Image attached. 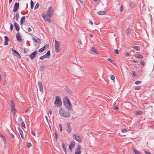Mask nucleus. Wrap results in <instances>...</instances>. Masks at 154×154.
I'll list each match as a JSON object with an SVG mask.
<instances>
[{
  "mask_svg": "<svg viewBox=\"0 0 154 154\" xmlns=\"http://www.w3.org/2000/svg\"><path fill=\"white\" fill-rule=\"evenodd\" d=\"M63 103L66 109L70 110L72 109L71 103L69 99L67 97H66L64 98Z\"/></svg>",
  "mask_w": 154,
  "mask_h": 154,
  "instance_id": "nucleus-1",
  "label": "nucleus"
},
{
  "mask_svg": "<svg viewBox=\"0 0 154 154\" xmlns=\"http://www.w3.org/2000/svg\"><path fill=\"white\" fill-rule=\"evenodd\" d=\"M59 113L61 116L65 118H68L70 116V114L69 111H65L62 109H60Z\"/></svg>",
  "mask_w": 154,
  "mask_h": 154,
  "instance_id": "nucleus-2",
  "label": "nucleus"
},
{
  "mask_svg": "<svg viewBox=\"0 0 154 154\" xmlns=\"http://www.w3.org/2000/svg\"><path fill=\"white\" fill-rule=\"evenodd\" d=\"M60 42L55 40V51L57 53H58L60 52L59 48L60 47Z\"/></svg>",
  "mask_w": 154,
  "mask_h": 154,
  "instance_id": "nucleus-3",
  "label": "nucleus"
},
{
  "mask_svg": "<svg viewBox=\"0 0 154 154\" xmlns=\"http://www.w3.org/2000/svg\"><path fill=\"white\" fill-rule=\"evenodd\" d=\"M54 104L57 106V105H60L62 104V102L59 96H57L55 97V100L54 101Z\"/></svg>",
  "mask_w": 154,
  "mask_h": 154,
  "instance_id": "nucleus-4",
  "label": "nucleus"
},
{
  "mask_svg": "<svg viewBox=\"0 0 154 154\" xmlns=\"http://www.w3.org/2000/svg\"><path fill=\"white\" fill-rule=\"evenodd\" d=\"M73 138L78 142L80 143L82 141V138L79 136L76 135V134H74L72 136Z\"/></svg>",
  "mask_w": 154,
  "mask_h": 154,
  "instance_id": "nucleus-5",
  "label": "nucleus"
},
{
  "mask_svg": "<svg viewBox=\"0 0 154 154\" xmlns=\"http://www.w3.org/2000/svg\"><path fill=\"white\" fill-rule=\"evenodd\" d=\"M52 6H50L48 8L47 11L46 15H47L48 17H50L52 15Z\"/></svg>",
  "mask_w": 154,
  "mask_h": 154,
  "instance_id": "nucleus-6",
  "label": "nucleus"
},
{
  "mask_svg": "<svg viewBox=\"0 0 154 154\" xmlns=\"http://www.w3.org/2000/svg\"><path fill=\"white\" fill-rule=\"evenodd\" d=\"M38 54V52L37 51H34L32 53L29 55L30 58L31 59L33 60L35 58Z\"/></svg>",
  "mask_w": 154,
  "mask_h": 154,
  "instance_id": "nucleus-7",
  "label": "nucleus"
},
{
  "mask_svg": "<svg viewBox=\"0 0 154 154\" xmlns=\"http://www.w3.org/2000/svg\"><path fill=\"white\" fill-rule=\"evenodd\" d=\"M66 128L67 129V131L69 133H70L71 131V129L70 123L69 122L66 123Z\"/></svg>",
  "mask_w": 154,
  "mask_h": 154,
  "instance_id": "nucleus-8",
  "label": "nucleus"
},
{
  "mask_svg": "<svg viewBox=\"0 0 154 154\" xmlns=\"http://www.w3.org/2000/svg\"><path fill=\"white\" fill-rule=\"evenodd\" d=\"M38 85L39 86L40 91L41 92H43V89L42 82L40 81H39L38 82Z\"/></svg>",
  "mask_w": 154,
  "mask_h": 154,
  "instance_id": "nucleus-9",
  "label": "nucleus"
},
{
  "mask_svg": "<svg viewBox=\"0 0 154 154\" xmlns=\"http://www.w3.org/2000/svg\"><path fill=\"white\" fill-rule=\"evenodd\" d=\"M19 7V4L18 3H16L15 4L14 6V9L13 11L14 12H16L18 9Z\"/></svg>",
  "mask_w": 154,
  "mask_h": 154,
  "instance_id": "nucleus-10",
  "label": "nucleus"
},
{
  "mask_svg": "<svg viewBox=\"0 0 154 154\" xmlns=\"http://www.w3.org/2000/svg\"><path fill=\"white\" fill-rule=\"evenodd\" d=\"M48 16L46 14L42 16V17L45 21L50 22L51 19L48 18Z\"/></svg>",
  "mask_w": 154,
  "mask_h": 154,
  "instance_id": "nucleus-11",
  "label": "nucleus"
},
{
  "mask_svg": "<svg viewBox=\"0 0 154 154\" xmlns=\"http://www.w3.org/2000/svg\"><path fill=\"white\" fill-rule=\"evenodd\" d=\"M12 51L14 54L19 59H20L21 58V57L19 53L17 51L13 49H12Z\"/></svg>",
  "mask_w": 154,
  "mask_h": 154,
  "instance_id": "nucleus-12",
  "label": "nucleus"
},
{
  "mask_svg": "<svg viewBox=\"0 0 154 154\" xmlns=\"http://www.w3.org/2000/svg\"><path fill=\"white\" fill-rule=\"evenodd\" d=\"M81 148L80 145H78L77 146V148L76 149L75 152L76 154H80L81 152L80 150V149Z\"/></svg>",
  "mask_w": 154,
  "mask_h": 154,
  "instance_id": "nucleus-13",
  "label": "nucleus"
},
{
  "mask_svg": "<svg viewBox=\"0 0 154 154\" xmlns=\"http://www.w3.org/2000/svg\"><path fill=\"white\" fill-rule=\"evenodd\" d=\"M18 129L20 134L21 137L22 139H24V137L23 135V131L19 127H18Z\"/></svg>",
  "mask_w": 154,
  "mask_h": 154,
  "instance_id": "nucleus-14",
  "label": "nucleus"
},
{
  "mask_svg": "<svg viewBox=\"0 0 154 154\" xmlns=\"http://www.w3.org/2000/svg\"><path fill=\"white\" fill-rule=\"evenodd\" d=\"M14 26L16 30L17 31H19L20 30V27L19 24L15 22L14 23Z\"/></svg>",
  "mask_w": 154,
  "mask_h": 154,
  "instance_id": "nucleus-15",
  "label": "nucleus"
},
{
  "mask_svg": "<svg viewBox=\"0 0 154 154\" xmlns=\"http://www.w3.org/2000/svg\"><path fill=\"white\" fill-rule=\"evenodd\" d=\"M75 146V143L74 142H71V144L69 145V149L70 150H72V149Z\"/></svg>",
  "mask_w": 154,
  "mask_h": 154,
  "instance_id": "nucleus-16",
  "label": "nucleus"
},
{
  "mask_svg": "<svg viewBox=\"0 0 154 154\" xmlns=\"http://www.w3.org/2000/svg\"><path fill=\"white\" fill-rule=\"evenodd\" d=\"M51 55L50 51H47V53L46 54L44 55V56L45 58H49L50 57Z\"/></svg>",
  "mask_w": 154,
  "mask_h": 154,
  "instance_id": "nucleus-17",
  "label": "nucleus"
},
{
  "mask_svg": "<svg viewBox=\"0 0 154 154\" xmlns=\"http://www.w3.org/2000/svg\"><path fill=\"white\" fill-rule=\"evenodd\" d=\"M11 112L14 116H15L17 110L15 107L11 108Z\"/></svg>",
  "mask_w": 154,
  "mask_h": 154,
  "instance_id": "nucleus-18",
  "label": "nucleus"
},
{
  "mask_svg": "<svg viewBox=\"0 0 154 154\" xmlns=\"http://www.w3.org/2000/svg\"><path fill=\"white\" fill-rule=\"evenodd\" d=\"M78 43L80 44L81 45H85L86 42V40L84 42L81 41L80 39L78 41Z\"/></svg>",
  "mask_w": 154,
  "mask_h": 154,
  "instance_id": "nucleus-19",
  "label": "nucleus"
},
{
  "mask_svg": "<svg viewBox=\"0 0 154 154\" xmlns=\"http://www.w3.org/2000/svg\"><path fill=\"white\" fill-rule=\"evenodd\" d=\"M62 147L64 151L65 152V154H67L66 149V146L64 143H63L62 144Z\"/></svg>",
  "mask_w": 154,
  "mask_h": 154,
  "instance_id": "nucleus-20",
  "label": "nucleus"
},
{
  "mask_svg": "<svg viewBox=\"0 0 154 154\" xmlns=\"http://www.w3.org/2000/svg\"><path fill=\"white\" fill-rule=\"evenodd\" d=\"M33 42H35V43L34 44L35 46H36L37 42L40 43V39H33Z\"/></svg>",
  "mask_w": 154,
  "mask_h": 154,
  "instance_id": "nucleus-21",
  "label": "nucleus"
},
{
  "mask_svg": "<svg viewBox=\"0 0 154 154\" xmlns=\"http://www.w3.org/2000/svg\"><path fill=\"white\" fill-rule=\"evenodd\" d=\"M91 51L92 52H94L96 54H97L98 52L96 51V49L94 47H91Z\"/></svg>",
  "mask_w": 154,
  "mask_h": 154,
  "instance_id": "nucleus-22",
  "label": "nucleus"
},
{
  "mask_svg": "<svg viewBox=\"0 0 154 154\" xmlns=\"http://www.w3.org/2000/svg\"><path fill=\"white\" fill-rule=\"evenodd\" d=\"M135 57L138 59H142L143 57V56L141 54H137L136 56H135Z\"/></svg>",
  "mask_w": 154,
  "mask_h": 154,
  "instance_id": "nucleus-23",
  "label": "nucleus"
},
{
  "mask_svg": "<svg viewBox=\"0 0 154 154\" xmlns=\"http://www.w3.org/2000/svg\"><path fill=\"white\" fill-rule=\"evenodd\" d=\"M131 31V29H130V28H128L126 29V33L127 35H128L130 34Z\"/></svg>",
  "mask_w": 154,
  "mask_h": 154,
  "instance_id": "nucleus-24",
  "label": "nucleus"
},
{
  "mask_svg": "<svg viewBox=\"0 0 154 154\" xmlns=\"http://www.w3.org/2000/svg\"><path fill=\"white\" fill-rule=\"evenodd\" d=\"M143 112L142 111L138 110L136 112L135 114L136 115H140L142 114Z\"/></svg>",
  "mask_w": 154,
  "mask_h": 154,
  "instance_id": "nucleus-25",
  "label": "nucleus"
},
{
  "mask_svg": "<svg viewBox=\"0 0 154 154\" xmlns=\"http://www.w3.org/2000/svg\"><path fill=\"white\" fill-rule=\"evenodd\" d=\"M19 16V14L18 13H17L16 15L14 16V18H15L16 21L18 20Z\"/></svg>",
  "mask_w": 154,
  "mask_h": 154,
  "instance_id": "nucleus-26",
  "label": "nucleus"
},
{
  "mask_svg": "<svg viewBox=\"0 0 154 154\" xmlns=\"http://www.w3.org/2000/svg\"><path fill=\"white\" fill-rule=\"evenodd\" d=\"M11 107H15V103L14 101L11 100Z\"/></svg>",
  "mask_w": 154,
  "mask_h": 154,
  "instance_id": "nucleus-27",
  "label": "nucleus"
},
{
  "mask_svg": "<svg viewBox=\"0 0 154 154\" xmlns=\"http://www.w3.org/2000/svg\"><path fill=\"white\" fill-rule=\"evenodd\" d=\"M97 13L100 15H102L105 14V12L104 11H100L97 12Z\"/></svg>",
  "mask_w": 154,
  "mask_h": 154,
  "instance_id": "nucleus-28",
  "label": "nucleus"
},
{
  "mask_svg": "<svg viewBox=\"0 0 154 154\" xmlns=\"http://www.w3.org/2000/svg\"><path fill=\"white\" fill-rule=\"evenodd\" d=\"M25 17L23 16L21 19L20 20V24H22L23 22L25 21Z\"/></svg>",
  "mask_w": 154,
  "mask_h": 154,
  "instance_id": "nucleus-29",
  "label": "nucleus"
},
{
  "mask_svg": "<svg viewBox=\"0 0 154 154\" xmlns=\"http://www.w3.org/2000/svg\"><path fill=\"white\" fill-rule=\"evenodd\" d=\"M133 48L136 50L137 51H140V48L138 46H135L133 47Z\"/></svg>",
  "mask_w": 154,
  "mask_h": 154,
  "instance_id": "nucleus-30",
  "label": "nucleus"
},
{
  "mask_svg": "<svg viewBox=\"0 0 154 154\" xmlns=\"http://www.w3.org/2000/svg\"><path fill=\"white\" fill-rule=\"evenodd\" d=\"M133 150L135 154H142L140 152L134 149H133Z\"/></svg>",
  "mask_w": 154,
  "mask_h": 154,
  "instance_id": "nucleus-31",
  "label": "nucleus"
},
{
  "mask_svg": "<svg viewBox=\"0 0 154 154\" xmlns=\"http://www.w3.org/2000/svg\"><path fill=\"white\" fill-rule=\"evenodd\" d=\"M45 50L44 48H42L38 50V52L39 53H42Z\"/></svg>",
  "mask_w": 154,
  "mask_h": 154,
  "instance_id": "nucleus-32",
  "label": "nucleus"
},
{
  "mask_svg": "<svg viewBox=\"0 0 154 154\" xmlns=\"http://www.w3.org/2000/svg\"><path fill=\"white\" fill-rule=\"evenodd\" d=\"M134 89L135 90H138L141 89V88L140 86H137L136 87H135L134 88Z\"/></svg>",
  "mask_w": 154,
  "mask_h": 154,
  "instance_id": "nucleus-33",
  "label": "nucleus"
},
{
  "mask_svg": "<svg viewBox=\"0 0 154 154\" xmlns=\"http://www.w3.org/2000/svg\"><path fill=\"white\" fill-rule=\"evenodd\" d=\"M9 41V39H5V42H4V45H6L8 44V41Z\"/></svg>",
  "mask_w": 154,
  "mask_h": 154,
  "instance_id": "nucleus-34",
  "label": "nucleus"
},
{
  "mask_svg": "<svg viewBox=\"0 0 154 154\" xmlns=\"http://www.w3.org/2000/svg\"><path fill=\"white\" fill-rule=\"evenodd\" d=\"M45 68V67L43 66H41L40 67V70L42 72L43 70Z\"/></svg>",
  "mask_w": 154,
  "mask_h": 154,
  "instance_id": "nucleus-35",
  "label": "nucleus"
},
{
  "mask_svg": "<svg viewBox=\"0 0 154 154\" xmlns=\"http://www.w3.org/2000/svg\"><path fill=\"white\" fill-rule=\"evenodd\" d=\"M30 5H31V9L33 8V6H34V3L32 1V0H31V1Z\"/></svg>",
  "mask_w": 154,
  "mask_h": 154,
  "instance_id": "nucleus-36",
  "label": "nucleus"
},
{
  "mask_svg": "<svg viewBox=\"0 0 154 154\" xmlns=\"http://www.w3.org/2000/svg\"><path fill=\"white\" fill-rule=\"evenodd\" d=\"M55 137L56 140L58 139V135L57 132H55Z\"/></svg>",
  "mask_w": 154,
  "mask_h": 154,
  "instance_id": "nucleus-37",
  "label": "nucleus"
},
{
  "mask_svg": "<svg viewBox=\"0 0 154 154\" xmlns=\"http://www.w3.org/2000/svg\"><path fill=\"white\" fill-rule=\"evenodd\" d=\"M142 83L141 81H136L135 82V84L136 85H138Z\"/></svg>",
  "mask_w": 154,
  "mask_h": 154,
  "instance_id": "nucleus-38",
  "label": "nucleus"
},
{
  "mask_svg": "<svg viewBox=\"0 0 154 154\" xmlns=\"http://www.w3.org/2000/svg\"><path fill=\"white\" fill-rule=\"evenodd\" d=\"M16 38H20L21 36H20V34L19 33H17L16 35Z\"/></svg>",
  "mask_w": 154,
  "mask_h": 154,
  "instance_id": "nucleus-39",
  "label": "nucleus"
},
{
  "mask_svg": "<svg viewBox=\"0 0 154 154\" xmlns=\"http://www.w3.org/2000/svg\"><path fill=\"white\" fill-rule=\"evenodd\" d=\"M132 76L133 77H135L136 75V73L134 71H132Z\"/></svg>",
  "mask_w": 154,
  "mask_h": 154,
  "instance_id": "nucleus-40",
  "label": "nucleus"
},
{
  "mask_svg": "<svg viewBox=\"0 0 154 154\" xmlns=\"http://www.w3.org/2000/svg\"><path fill=\"white\" fill-rule=\"evenodd\" d=\"M110 79L112 80H114L115 79V77L112 75H111L110 76Z\"/></svg>",
  "mask_w": 154,
  "mask_h": 154,
  "instance_id": "nucleus-41",
  "label": "nucleus"
},
{
  "mask_svg": "<svg viewBox=\"0 0 154 154\" xmlns=\"http://www.w3.org/2000/svg\"><path fill=\"white\" fill-rule=\"evenodd\" d=\"M32 146V144L30 143H27V147H30Z\"/></svg>",
  "mask_w": 154,
  "mask_h": 154,
  "instance_id": "nucleus-42",
  "label": "nucleus"
},
{
  "mask_svg": "<svg viewBox=\"0 0 154 154\" xmlns=\"http://www.w3.org/2000/svg\"><path fill=\"white\" fill-rule=\"evenodd\" d=\"M21 124L22 126L24 128H26L25 125V124L23 122V121H22L21 122Z\"/></svg>",
  "mask_w": 154,
  "mask_h": 154,
  "instance_id": "nucleus-43",
  "label": "nucleus"
},
{
  "mask_svg": "<svg viewBox=\"0 0 154 154\" xmlns=\"http://www.w3.org/2000/svg\"><path fill=\"white\" fill-rule=\"evenodd\" d=\"M49 45L48 44H46L42 48H44V49H45V50L47 48H48L49 47Z\"/></svg>",
  "mask_w": 154,
  "mask_h": 154,
  "instance_id": "nucleus-44",
  "label": "nucleus"
},
{
  "mask_svg": "<svg viewBox=\"0 0 154 154\" xmlns=\"http://www.w3.org/2000/svg\"><path fill=\"white\" fill-rule=\"evenodd\" d=\"M59 126L60 129V131L62 132V126L61 124H60L59 125Z\"/></svg>",
  "mask_w": 154,
  "mask_h": 154,
  "instance_id": "nucleus-45",
  "label": "nucleus"
},
{
  "mask_svg": "<svg viewBox=\"0 0 154 154\" xmlns=\"http://www.w3.org/2000/svg\"><path fill=\"white\" fill-rule=\"evenodd\" d=\"M122 132H126L128 131V130L126 129H123L121 130Z\"/></svg>",
  "mask_w": 154,
  "mask_h": 154,
  "instance_id": "nucleus-46",
  "label": "nucleus"
},
{
  "mask_svg": "<svg viewBox=\"0 0 154 154\" xmlns=\"http://www.w3.org/2000/svg\"><path fill=\"white\" fill-rule=\"evenodd\" d=\"M39 6V4L38 3H37L36 5H35V9H36L38 8V7Z\"/></svg>",
  "mask_w": 154,
  "mask_h": 154,
  "instance_id": "nucleus-47",
  "label": "nucleus"
},
{
  "mask_svg": "<svg viewBox=\"0 0 154 154\" xmlns=\"http://www.w3.org/2000/svg\"><path fill=\"white\" fill-rule=\"evenodd\" d=\"M9 134H10V136L12 137V138H14V136L13 134L12 133H9Z\"/></svg>",
  "mask_w": 154,
  "mask_h": 154,
  "instance_id": "nucleus-48",
  "label": "nucleus"
},
{
  "mask_svg": "<svg viewBox=\"0 0 154 154\" xmlns=\"http://www.w3.org/2000/svg\"><path fill=\"white\" fill-rule=\"evenodd\" d=\"M114 51L115 53L117 54H119V50L117 49H116Z\"/></svg>",
  "mask_w": 154,
  "mask_h": 154,
  "instance_id": "nucleus-49",
  "label": "nucleus"
},
{
  "mask_svg": "<svg viewBox=\"0 0 154 154\" xmlns=\"http://www.w3.org/2000/svg\"><path fill=\"white\" fill-rule=\"evenodd\" d=\"M140 63L143 66H144L145 63L143 60H141L140 61Z\"/></svg>",
  "mask_w": 154,
  "mask_h": 154,
  "instance_id": "nucleus-50",
  "label": "nucleus"
},
{
  "mask_svg": "<svg viewBox=\"0 0 154 154\" xmlns=\"http://www.w3.org/2000/svg\"><path fill=\"white\" fill-rule=\"evenodd\" d=\"M144 152L145 154H151L150 152L146 151H145Z\"/></svg>",
  "mask_w": 154,
  "mask_h": 154,
  "instance_id": "nucleus-51",
  "label": "nucleus"
},
{
  "mask_svg": "<svg viewBox=\"0 0 154 154\" xmlns=\"http://www.w3.org/2000/svg\"><path fill=\"white\" fill-rule=\"evenodd\" d=\"M45 58L44 56V55L41 56L39 58V59L41 60H43Z\"/></svg>",
  "mask_w": 154,
  "mask_h": 154,
  "instance_id": "nucleus-52",
  "label": "nucleus"
},
{
  "mask_svg": "<svg viewBox=\"0 0 154 154\" xmlns=\"http://www.w3.org/2000/svg\"><path fill=\"white\" fill-rule=\"evenodd\" d=\"M13 28V26L12 24H11L10 25V29H11V30H12Z\"/></svg>",
  "mask_w": 154,
  "mask_h": 154,
  "instance_id": "nucleus-53",
  "label": "nucleus"
},
{
  "mask_svg": "<svg viewBox=\"0 0 154 154\" xmlns=\"http://www.w3.org/2000/svg\"><path fill=\"white\" fill-rule=\"evenodd\" d=\"M27 31L29 32H30L32 31V29L31 28L29 27L27 29Z\"/></svg>",
  "mask_w": 154,
  "mask_h": 154,
  "instance_id": "nucleus-54",
  "label": "nucleus"
},
{
  "mask_svg": "<svg viewBox=\"0 0 154 154\" xmlns=\"http://www.w3.org/2000/svg\"><path fill=\"white\" fill-rule=\"evenodd\" d=\"M129 53L128 52H126L125 53V55L126 56H129Z\"/></svg>",
  "mask_w": 154,
  "mask_h": 154,
  "instance_id": "nucleus-55",
  "label": "nucleus"
},
{
  "mask_svg": "<svg viewBox=\"0 0 154 154\" xmlns=\"http://www.w3.org/2000/svg\"><path fill=\"white\" fill-rule=\"evenodd\" d=\"M31 133H32V134L34 136H35V132L34 131H32L31 132Z\"/></svg>",
  "mask_w": 154,
  "mask_h": 154,
  "instance_id": "nucleus-56",
  "label": "nucleus"
},
{
  "mask_svg": "<svg viewBox=\"0 0 154 154\" xmlns=\"http://www.w3.org/2000/svg\"><path fill=\"white\" fill-rule=\"evenodd\" d=\"M122 5L121 6V9H120V11H122L123 10V8H122Z\"/></svg>",
  "mask_w": 154,
  "mask_h": 154,
  "instance_id": "nucleus-57",
  "label": "nucleus"
},
{
  "mask_svg": "<svg viewBox=\"0 0 154 154\" xmlns=\"http://www.w3.org/2000/svg\"><path fill=\"white\" fill-rule=\"evenodd\" d=\"M118 109L119 108L117 106H116V107H115V108L114 109V110H116Z\"/></svg>",
  "mask_w": 154,
  "mask_h": 154,
  "instance_id": "nucleus-58",
  "label": "nucleus"
},
{
  "mask_svg": "<svg viewBox=\"0 0 154 154\" xmlns=\"http://www.w3.org/2000/svg\"><path fill=\"white\" fill-rule=\"evenodd\" d=\"M66 91L68 93H70V91H69V89H66Z\"/></svg>",
  "mask_w": 154,
  "mask_h": 154,
  "instance_id": "nucleus-59",
  "label": "nucleus"
},
{
  "mask_svg": "<svg viewBox=\"0 0 154 154\" xmlns=\"http://www.w3.org/2000/svg\"><path fill=\"white\" fill-rule=\"evenodd\" d=\"M107 60L110 62H112V60H111L110 58H108L107 59Z\"/></svg>",
  "mask_w": 154,
  "mask_h": 154,
  "instance_id": "nucleus-60",
  "label": "nucleus"
},
{
  "mask_svg": "<svg viewBox=\"0 0 154 154\" xmlns=\"http://www.w3.org/2000/svg\"><path fill=\"white\" fill-rule=\"evenodd\" d=\"M132 62L134 63H137V62L135 60H132Z\"/></svg>",
  "mask_w": 154,
  "mask_h": 154,
  "instance_id": "nucleus-61",
  "label": "nucleus"
},
{
  "mask_svg": "<svg viewBox=\"0 0 154 154\" xmlns=\"http://www.w3.org/2000/svg\"><path fill=\"white\" fill-rule=\"evenodd\" d=\"M89 23L91 25H92L93 24V22L91 20H90L89 21Z\"/></svg>",
  "mask_w": 154,
  "mask_h": 154,
  "instance_id": "nucleus-62",
  "label": "nucleus"
},
{
  "mask_svg": "<svg viewBox=\"0 0 154 154\" xmlns=\"http://www.w3.org/2000/svg\"><path fill=\"white\" fill-rule=\"evenodd\" d=\"M113 61L112 60V62H111L113 65H114V66H116V63H113Z\"/></svg>",
  "mask_w": 154,
  "mask_h": 154,
  "instance_id": "nucleus-63",
  "label": "nucleus"
},
{
  "mask_svg": "<svg viewBox=\"0 0 154 154\" xmlns=\"http://www.w3.org/2000/svg\"><path fill=\"white\" fill-rule=\"evenodd\" d=\"M17 41L20 42H21L22 39H17Z\"/></svg>",
  "mask_w": 154,
  "mask_h": 154,
  "instance_id": "nucleus-64",
  "label": "nucleus"
}]
</instances>
